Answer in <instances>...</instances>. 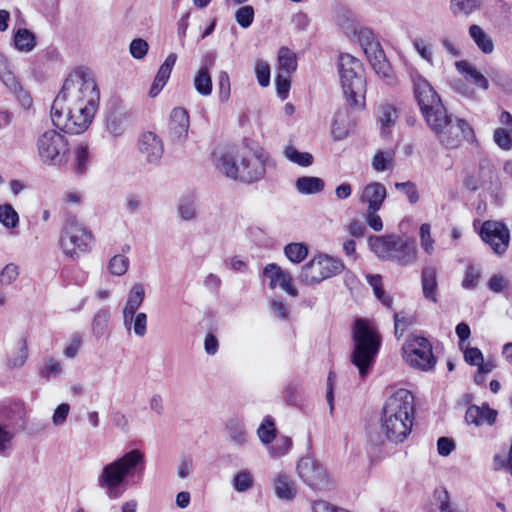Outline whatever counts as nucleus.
Wrapping results in <instances>:
<instances>
[{
  "mask_svg": "<svg viewBox=\"0 0 512 512\" xmlns=\"http://www.w3.org/2000/svg\"><path fill=\"white\" fill-rule=\"evenodd\" d=\"M99 101L98 86L90 75H69L51 107L53 125L68 134L83 133L92 123Z\"/></svg>",
  "mask_w": 512,
  "mask_h": 512,
  "instance_id": "f257e3e1",
  "label": "nucleus"
},
{
  "mask_svg": "<svg viewBox=\"0 0 512 512\" xmlns=\"http://www.w3.org/2000/svg\"><path fill=\"white\" fill-rule=\"evenodd\" d=\"M415 99L420 111L429 126L446 148H457L462 139L469 140L474 136L473 129L463 119L454 123L431 84L420 74L411 75Z\"/></svg>",
  "mask_w": 512,
  "mask_h": 512,
  "instance_id": "f03ea898",
  "label": "nucleus"
},
{
  "mask_svg": "<svg viewBox=\"0 0 512 512\" xmlns=\"http://www.w3.org/2000/svg\"><path fill=\"white\" fill-rule=\"evenodd\" d=\"M414 397L406 389L394 392L382 408L381 431L393 443H402L411 433Z\"/></svg>",
  "mask_w": 512,
  "mask_h": 512,
  "instance_id": "7ed1b4c3",
  "label": "nucleus"
},
{
  "mask_svg": "<svg viewBox=\"0 0 512 512\" xmlns=\"http://www.w3.org/2000/svg\"><path fill=\"white\" fill-rule=\"evenodd\" d=\"M142 463L144 454L138 449L123 454L102 468L97 479L98 486L109 498H119L125 491L128 478L135 475Z\"/></svg>",
  "mask_w": 512,
  "mask_h": 512,
  "instance_id": "20e7f679",
  "label": "nucleus"
},
{
  "mask_svg": "<svg viewBox=\"0 0 512 512\" xmlns=\"http://www.w3.org/2000/svg\"><path fill=\"white\" fill-rule=\"evenodd\" d=\"M352 364L358 368L362 378L366 377L381 346V336L373 323L367 319H356L352 327Z\"/></svg>",
  "mask_w": 512,
  "mask_h": 512,
  "instance_id": "39448f33",
  "label": "nucleus"
},
{
  "mask_svg": "<svg viewBox=\"0 0 512 512\" xmlns=\"http://www.w3.org/2000/svg\"><path fill=\"white\" fill-rule=\"evenodd\" d=\"M343 93L347 103L356 109L365 105L366 82L362 75V64L350 54H341L338 63Z\"/></svg>",
  "mask_w": 512,
  "mask_h": 512,
  "instance_id": "423d86ee",
  "label": "nucleus"
},
{
  "mask_svg": "<svg viewBox=\"0 0 512 512\" xmlns=\"http://www.w3.org/2000/svg\"><path fill=\"white\" fill-rule=\"evenodd\" d=\"M368 245L379 258L394 261L402 266L416 260L415 242L397 235L370 236Z\"/></svg>",
  "mask_w": 512,
  "mask_h": 512,
  "instance_id": "0eeeda50",
  "label": "nucleus"
},
{
  "mask_svg": "<svg viewBox=\"0 0 512 512\" xmlns=\"http://www.w3.org/2000/svg\"><path fill=\"white\" fill-rule=\"evenodd\" d=\"M94 242L92 231L75 216L65 220L59 237V246L66 257L72 260L79 259L82 253L92 250Z\"/></svg>",
  "mask_w": 512,
  "mask_h": 512,
  "instance_id": "6e6552de",
  "label": "nucleus"
},
{
  "mask_svg": "<svg viewBox=\"0 0 512 512\" xmlns=\"http://www.w3.org/2000/svg\"><path fill=\"white\" fill-rule=\"evenodd\" d=\"M37 154L40 161L48 166L62 167L69 160V143L55 130L43 132L36 141Z\"/></svg>",
  "mask_w": 512,
  "mask_h": 512,
  "instance_id": "1a4fd4ad",
  "label": "nucleus"
},
{
  "mask_svg": "<svg viewBox=\"0 0 512 512\" xmlns=\"http://www.w3.org/2000/svg\"><path fill=\"white\" fill-rule=\"evenodd\" d=\"M344 268L341 259L320 254L302 267L298 279L306 285H314L340 274Z\"/></svg>",
  "mask_w": 512,
  "mask_h": 512,
  "instance_id": "9d476101",
  "label": "nucleus"
},
{
  "mask_svg": "<svg viewBox=\"0 0 512 512\" xmlns=\"http://www.w3.org/2000/svg\"><path fill=\"white\" fill-rule=\"evenodd\" d=\"M403 353L406 362L413 368L428 371L433 369L436 364L432 346L424 337L415 336L411 338L403 346Z\"/></svg>",
  "mask_w": 512,
  "mask_h": 512,
  "instance_id": "9b49d317",
  "label": "nucleus"
},
{
  "mask_svg": "<svg viewBox=\"0 0 512 512\" xmlns=\"http://www.w3.org/2000/svg\"><path fill=\"white\" fill-rule=\"evenodd\" d=\"M297 471L303 482L314 490H330L334 486L333 479L324 467L311 457L301 458Z\"/></svg>",
  "mask_w": 512,
  "mask_h": 512,
  "instance_id": "f8f14e48",
  "label": "nucleus"
},
{
  "mask_svg": "<svg viewBox=\"0 0 512 512\" xmlns=\"http://www.w3.org/2000/svg\"><path fill=\"white\" fill-rule=\"evenodd\" d=\"M479 235L482 241L489 245L497 255L504 254L509 247L510 231L502 222L494 220L484 221Z\"/></svg>",
  "mask_w": 512,
  "mask_h": 512,
  "instance_id": "ddd939ff",
  "label": "nucleus"
},
{
  "mask_svg": "<svg viewBox=\"0 0 512 512\" xmlns=\"http://www.w3.org/2000/svg\"><path fill=\"white\" fill-rule=\"evenodd\" d=\"M131 111L119 102H114L109 107L105 116V131L113 139L124 135L131 122Z\"/></svg>",
  "mask_w": 512,
  "mask_h": 512,
  "instance_id": "4468645a",
  "label": "nucleus"
},
{
  "mask_svg": "<svg viewBox=\"0 0 512 512\" xmlns=\"http://www.w3.org/2000/svg\"><path fill=\"white\" fill-rule=\"evenodd\" d=\"M244 153L236 148L220 150L214 153V164L217 171L227 178L238 181Z\"/></svg>",
  "mask_w": 512,
  "mask_h": 512,
  "instance_id": "2eb2a0df",
  "label": "nucleus"
},
{
  "mask_svg": "<svg viewBox=\"0 0 512 512\" xmlns=\"http://www.w3.org/2000/svg\"><path fill=\"white\" fill-rule=\"evenodd\" d=\"M268 161L269 156L263 152L254 156L244 153L238 181L249 184L261 180L265 176Z\"/></svg>",
  "mask_w": 512,
  "mask_h": 512,
  "instance_id": "dca6fc26",
  "label": "nucleus"
},
{
  "mask_svg": "<svg viewBox=\"0 0 512 512\" xmlns=\"http://www.w3.org/2000/svg\"><path fill=\"white\" fill-rule=\"evenodd\" d=\"M368 61L377 75H379L388 85H394L396 79L393 70L387 61L384 51L378 42H368L364 48Z\"/></svg>",
  "mask_w": 512,
  "mask_h": 512,
  "instance_id": "f3484780",
  "label": "nucleus"
},
{
  "mask_svg": "<svg viewBox=\"0 0 512 512\" xmlns=\"http://www.w3.org/2000/svg\"><path fill=\"white\" fill-rule=\"evenodd\" d=\"M189 126L190 121L187 110L181 107L174 108L170 113L168 123L169 139L174 143H184L188 137Z\"/></svg>",
  "mask_w": 512,
  "mask_h": 512,
  "instance_id": "a211bd4d",
  "label": "nucleus"
},
{
  "mask_svg": "<svg viewBox=\"0 0 512 512\" xmlns=\"http://www.w3.org/2000/svg\"><path fill=\"white\" fill-rule=\"evenodd\" d=\"M498 417V411L491 408L488 403L481 405L471 404L465 412V422L469 426H493Z\"/></svg>",
  "mask_w": 512,
  "mask_h": 512,
  "instance_id": "6ab92c4d",
  "label": "nucleus"
},
{
  "mask_svg": "<svg viewBox=\"0 0 512 512\" xmlns=\"http://www.w3.org/2000/svg\"><path fill=\"white\" fill-rule=\"evenodd\" d=\"M26 405L20 399H7L0 405V421L6 426L23 424L26 418Z\"/></svg>",
  "mask_w": 512,
  "mask_h": 512,
  "instance_id": "aec40b11",
  "label": "nucleus"
},
{
  "mask_svg": "<svg viewBox=\"0 0 512 512\" xmlns=\"http://www.w3.org/2000/svg\"><path fill=\"white\" fill-rule=\"evenodd\" d=\"M139 151L147 162L158 163L164 152L162 140L155 133L146 132L139 140Z\"/></svg>",
  "mask_w": 512,
  "mask_h": 512,
  "instance_id": "412c9836",
  "label": "nucleus"
},
{
  "mask_svg": "<svg viewBox=\"0 0 512 512\" xmlns=\"http://www.w3.org/2000/svg\"><path fill=\"white\" fill-rule=\"evenodd\" d=\"M387 196L386 187L380 182L367 184L359 197L360 203L367 205L366 209L380 210Z\"/></svg>",
  "mask_w": 512,
  "mask_h": 512,
  "instance_id": "4be33fe9",
  "label": "nucleus"
},
{
  "mask_svg": "<svg viewBox=\"0 0 512 512\" xmlns=\"http://www.w3.org/2000/svg\"><path fill=\"white\" fill-rule=\"evenodd\" d=\"M176 60L177 55L175 53H170L165 59L164 63L160 66L149 91V95L151 97L157 96L162 88L166 85Z\"/></svg>",
  "mask_w": 512,
  "mask_h": 512,
  "instance_id": "5701e85b",
  "label": "nucleus"
},
{
  "mask_svg": "<svg viewBox=\"0 0 512 512\" xmlns=\"http://www.w3.org/2000/svg\"><path fill=\"white\" fill-rule=\"evenodd\" d=\"M421 285L424 297L437 303V270L433 266H426L422 269L421 273Z\"/></svg>",
  "mask_w": 512,
  "mask_h": 512,
  "instance_id": "b1692460",
  "label": "nucleus"
},
{
  "mask_svg": "<svg viewBox=\"0 0 512 512\" xmlns=\"http://www.w3.org/2000/svg\"><path fill=\"white\" fill-rule=\"evenodd\" d=\"M226 432L228 441L237 447H242L247 443L248 435L244 424L237 418H229L226 422Z\"/></svg>",
  "mask_w": 512,
  "mask_h": 512,
  "instance_id": "393cba45",
  "label": "nucleus"
},
{
  "mask_svg": "<svg viewBox=\"0 0 512 512\" xmlns=\"http://www.w3.org/2000/svg\"><path fill=\"white\" fill-rule=\"evenodd\" d=\"M144 299V286L141 283L133 284L128 292L127 301L122 311L123 316L130 317L132 314L137 313V310L142 305Z\"/></svg>",
  "mask_w": 512,
  "mask_h": 512,
  "instance_id": "a878e982",
  "label": "nucleus"
},
{
  "mask_svg": "<svg viewBox=\"0 0 512 512\" xmlns=\"http://www.w3.org/2000/svg\"><path fill=\"white\" fill-rule=\"evenodd\" d=\"M275 495L285 501H291L296 496V488L286 474H278L273 482Z\"/></svg>",
  "mask_w": 512,
  "mask_h": 512,
  "instance_id": "bb28decb",
  "label": "nucleus"
},
{
  "mask_svg": "<svg viewBox=\"0 0 512 512\" xmlns=\"http://www.w3.org/2000/svg\"><path fill=\"white\" fill-rule=\"evenodd\" d=\"M295 187L300 194L311 195L322 192L325 182L319 177L302 176L296 180Z\"/></svg>",
  "mask_w": 512,
  "mask_h": 512,
  "instance_id": "cd10ccee",
  "label": "nucleus"
},
{
  "mask_svg": "<svg viewBox=\"0 0 512 512\" xmlns=\"http://www.w3.org/2000/svg\"><path fill=\"white\" fill-rule=\"evenodd\" d=\"M455 65L457 70L466 74V78L470 79L476 86L483 90L488 89L489 83L486 77L471 64L466 61H458Z\"/></svg>",
  "mask_w": 512,
  "mask_h": 512,
  "instance_id": "c85d7f7f",
  "label": "nucleus"
},
{
  "mask_svg": "<svg viewBox=\"0 0 512 512\" xmlns=\"http://www.w3.org/2000/svg\"><path fill=\"white\" fill-rule=\"evenodd\" d=\"M15 48L20 52H31L36 47V36L26 28L18 29L14 34Z\"/></svg>",
  "mask_w": 512,
  "mask_h": 512,
  "instance_id": "c756f323",
  "label": "nucleus"
},
{
  "mask_svg": "<svg viewBox=\"0 0 512 512\" xmlns=\"http://www.w3.org/2000/svg\"><path fill=\"white\" fill-rule=\"evenodd\" d=\"M123 324L126 330L133 329L138 337H144L147 333V315L144 312H139L129 316H123Z\"/></svg>",
  "mask_w": 512,
  "mask_h": 512,
  "instance_id": "7c9ffc66",
  "label": "nucleus"
},
{
  "mask_svg": "<svg viewBox=\"0 0 512 512\" xmlns=\"http://www.w3.org/2000/svg\"><path fill=\"white\" fill-rule=\"evenodd\" d=\"M469 35L476 43L478 48L485 54H490L494 50V44L490 36L478 25H471Z\"/></svg>",
  "mask_w": 512,
  "mask_h": 512,
  "instance_id": "2f4dec72",
  "label": "nucleus"
},
{
  "mask_svg": "<svg viewBox=\"0 0 512 512\" xmlns=\"http://www.w3.org/2000/svg\"><path fill=\"white\" fill-rule=\"evenodd\" d=\"M398 118V113L395 107L390 104H383L378 109V119L381 123L382 133H386V129L395 124Z\"/></svg>",
  "mask_w": 512,
  "mask_h": 512,
  "instance_id": "473e14b6",
  "label": "nucleus"
},
{
  "mask_svg": "<svg viewBox=\"0 0 512 512\" xmlns=\"http://www.w3.org/2000/svg\"><path fill=\"white\" fill-rule=\"evenodd\" d=\"M28 356H29V351H28L27 341L24 339H21L19 341V346H18L17 350L15 352L11 353L10 356L8 357L7 366L12 369L21 368L27 362Z\"/></svg>",
  "mask_w": 512,
  "mask_h": 512,
  "instance_id": "72a5a7b5",
  "label": "nucleus"
},
{
  "mask_svg": "<svg viewBox=\"0 0 512 512\" xmlns=\"http://www.w3.org/2000/svg\"><path fill=\"white\" fill-rule=\"evenodd\" d=\"M284 156L291 162L308 167L313 163V156L308 152H299L294 146L288 145L284 148Z\"/></svg>",
  "mask_w": 512,
  "mask_h": 512,
  "instance_id": "f704fd0d",
  "label": "nucleus"
},
{
  "mask_svg": "<svg viewBox=\"0 0 512 512\" xmlns=\"http://www.w3.org/2000/svg\"><path fill=\"white\" fill-rule=\"evenodd\" d=\"M278 62L285 73L290 74L297 68L296 54L287 47H281L278 52Z\"/></svg>",
  "mask_w": 512,
  "mask_h": 512,
  "instance_id": "c9c22d12",
  "label": "nucleus"
},
{
  "mask_svg": "<svg viewBox=\"0 0 512 512\" xmlns=\"http://www.w3.org/2000/svg\"><path fill=\"white\" fill-rule=\"evenodd\" d=\"M110 319V312L107 309L98 310L92 320V332L100 338L104 335L107 330Z\"/></svg>",
  "mask_w": 512,
  "mask_h": 512,
  "instance_id": "e433bc0d",
  "label": "nucleus"
},
{
  "mask_svg": "<svg viewBox=\"0 0 512 512\" xmlns=\"http://www.w3.org/2000/svg\"><path fill=\"white\" fill-rule=\"evenodd\" d=\"M194 87L202 96H209L212 92V79L210 72L198 70L194 76Z\"/></svg>",
  "mask_w": 512,
  "mask_h": 512,
  "instance_id": "4c0bfd02",
  "label": "nucleus"
},
{
  "mask_svg": "<svg viewBox=\"0 0 512 512\" xmlns=\"http://www.w3.org/2000/svg\"><path fill=\"white\" fill-rule=\"evenodd\" d=\"M366 279L368 283L373 288V292L375 297L381 301L383 305L386 307H391L392 305V298L389 295H386L384 292V289L382 287V278L380 275H367Z\"/></svg>",
  "mask_w": 512,
  "mask_h": 512,
  "instance_id": "58836bf2",
  "label": "nucleus"
},
{
  "mask_svg": "<svg viewBox=\"0 0 512 512\" xmlns=\"http://www.w3.org/2000/svg\"><path fill=\"white\" fill-rule=\"evenodd\" d=\"M260 441L268 445L276 438V428L271 417L267 416L257 430Z\"/></svg>",
  "mask_w": 512,
  "mask_h": 512,
  "instance_id": "ea45409f",
  "label": "nucleus"
},
{
  "mask_svg": "<svg viewBox=\"0 0 512 512\" xmlns=\"http://www.w3.org/2000/svg\"><path fill=\"white\" fill-rule=\"evenodd\" d=\"M394 153L392 151H378L372 160V167L378 172L389 170L393 167Z\"/></svg>",
  "mask_w": 512,
  "mask_h": 512,
  "instance_id": "a19ab883",
  "label": "nucleus"
},
{
  "mask_svg": "<svg viewBox=\"0 0 512 512\" xmlns=\"http://www.w3.org/2000/svg\"><path fill=\"white\" fill-rule=\"evenodd\" d=\"M177 211L183 221H191L197 217L195 202L190 197H184L180 200Z\"/></svg>",
  "mask_w": 512,
  "mask_h": 512,
  "instance_id": "79ce46f5",
  "label": "nucleus"
},
{
  "mask_svg": "<svg viewBox=\"0 0 512 512\" xmlns=\"http://www.w3.org/2000/svg\"><path fill=\"white\" fill-rule=\"evenodd\" d=\"M480 6V0H451L450 9L454 15H469Z\"/></svg>",
  "mask_w": 512,
  "mask_h": 512,
  "instance_id": "37998d69",
  "label": "nucleus"
},
{
  "mask_svg": "<svg viewBox=\"0 0 512 512\" xmlns=\"http://www.w3.org/2000/svg\"><path fill=\"white\" fill-rule=\"evenodd\" d=\"M285 255L293 263L302 262L308 255V248L302 243H290L286 245Z\"/></svg>",
  "mask_w": 512,
  "mask_h": 512,
  "instance_id": "c03bdc74",
  "label": "nucleus"
},
{
  "mask_svg": "<svg viewBox=\"0 0 512 512\" xmlns=\"http://www.w3.org/2000/svg\"><path fill=\"white\" fill-rule=\"evenodd\" d=\"M292 447V441L287 436H280L275 443L269 446V454L272 458H280L286 455Z\"/></svg>",
  "mask_w": 512,
  "mask_h": 512,
  "instance_id": "a18cd8bd",
  "label": "nucleus"
},
{
  "mask_svg": "<svg viewBox=\"0 0 512 512\" xmlns=\"http://www.w3.org/2000/svg\"><path fill=\"white\" fill-rule=\"evenodd\" d=\"M89 163V152L88 147L84 144H80L76 147L75 150V159H74V170L78 174H83Z\"/></svg>",
  "mask_w": 512,
  "mask_h": 512,
  "instance_id": "49530a36",
  "label": "nucleus"
},
{
  "mask_svg": "<svg viewBox=\"0 0 512 512\" xmlns=\"http://www.w3.org/2000/svg\"><path fill=\"white\" fill-rule=\"evenodd\" d=\"M17 79L8 58L0 53V80L8 87L14 85Z\"/></svg>",
  "mask_w": 512,
  "mask_h": 512,
  "instance_id": "de8ad7c7",
  "label": "nucleus"
},
{
  "mask_svg": "<svg viewBox=\"0 0 512 512\" xmlns=\"http://www.w3.org/2000/svg\"><path fill=\"white\" fill-rule=\"evenodd\" d=\"M0 222L7 228H15L18 225V213L10 204L0 205Z\"/></svg>",
  "mask_w": 512,
  "mask_h": 512,
  "instance_id": "09e8293b",
  "label": "nucleus"
},
{
  "mask_svg": "<svg viewBox=\"0 0 512 512\" xmlns=\"http://www.w3.org/2000/svg\"><path fill=\"white\" fill-rule=\"evenodd\" d=\"M253 476L248 470L239 471L233 478V487L237 492H246L253 486Z\"/></svg>",
  "mask_w": 512,
  "mask_h": 512,
  "instance_id": "8fccbe9b",
  "label": "nucleus"
},
{
  "mask_svg": "<svg viewBox=\"0 0 512 512\" xmlns=\"http://www.w3.org/2000/svg\"><path fill=\"white\" fill-rule=\"evenodd\" d=\"M395 188L407 197L410 204H416L420 199L417 185L412 181L396 182Z\"/></svg>",
  "mask_w": 512,
  "mask_h": 512,
  "instance_id": "3c124183",
  "label": "nucleus"
},
{
  "mask_svg": "<svg viewBox=\"0 0 512 512\" xmlns=\"http://www.w3.org/2000/svg\"><path fill=\"white\" fill-rule=\"evenodd\" d=\"M129 267V259L122 255L118 254L113 256L108 264V269L112 275L122 276L124 275Z\"/></svg>",
  "mask_w": 512,
  "mask_h": 512,
  "instance_id": "603ef678",
  "label": "nucleus"
},
{
  "mask_svg": "<svg viewBox=\"0 0 512 512\" xmlns=\"http://www.w3.org/2000/svg\"><path fill=\"white\" fill-rule=\"evenodd\" d=\"M7 89L15 95L23 108L29 109L32 106L33 100L30 94L22 87L18 79L15 81L14 85L8 86Z\"/></svg>",
  "mask_w": 512,
  "mask_h": 512,
  "instance_id": "864d4df0",
  "label": "nucleus"
},
{
  "mask_svg": "<svg viewBox=\"0 0 512 512\" xmlns=\"http://www.w3.org/2000/svg\"><path fill=\"white\" fill-rule=\"evenodd\" d=\"M254 8L250 5L240 7L235 13L236 22L242 28H248L251 26L254 20Z\"/></svg>",
  "mask_w": 512,
  "mask_h": 512,
  "instance_id": "5fc2aeb1",
  "label": "nucleus"
},
{
  "mask_svg": "<svg viewBox=\"0 0 512 512\" xmlns=\"http://www.w3.org/2000/svg\"><path fill=\"white\" fill-rule=\"evenodd\" d=\"M493 139L495 143L503 150L512 148V131L504 128H497L494 131Z\"/></svg>",
  "mask_w": 512,
  "mask_h": 512,
  "instance_id": "6e6d98bb",
  "label": "nucleus"
},
{
  "mask_svg": "<svg viewBox=\"0 0 512 512\" xmlns=\"http://www.w3.org/2000/svg\"><path fill=\"white\" fill-rule=\"evenodd\" d=\"M62 373L61 363L54 359L48 358L41 369V376L46 379H50L52 377H58Z\"/></svg>",
  "mask_w": 512,
  "mask_h": 512,
  "instance_id": "4d7b16f0",
  "label": "nucleus"
},
{
  "mask_svg": "<svg viewBox=\"0 0 512 512\" xmlns=\"http://www.w3.org/2000/svg\"><path fill=\"white\" fill-rule=\"evenodd\" d=\"M460 349L464 353L465 361L473 366H479L484 361V357L482 352L476 347H465L463 344H460Z\"/></svg>",
  "mask_w": 512,
  "mask_h": 512,
  "instance_id": "13d9d810",
  "label": "nucleus"
},
{
  "mask_svg": "<svg viewBox=\"0 0 512 512\" xmlns=\"http://www.w3.org/2000/svg\"><path fill=\"white\" fill-rule=\"evenodd\" d=\"M255 73L260 86L266 87L270 83V66L263 60H258L255 64Z\"/></svg>",
  "mask_w": 512,
  "mask_h": 512,
  "instance_id": "bf43d9fd",
  "label": "nucleus"
},
{
  "mask_svg": "<svg viewBox=\"0 0 512 512\" xmlns=\"http://www.w3.org/2000/svg\"><path fill=\"white\" fill-rule=\"evenodd\" d=\"M481 272L474 266H468L465 272L464 279L462 281V287L464 289H473L477 286L480 279Z\"/></svg>",
  "mask_w": 512,
  "mask_h": 512,
  "instance_id": "052dcab7",
  "label": "nucleus"
},
{
  "mask_svg": "<svg viewBox=\"0 0 512 512\" xmlns=\"http://www.w3.org/2000/svg\"><path fill=\"white\" fill-rule=\"evenodd\" d=\"M3 285L12 284L19 276V267L14 263L7 264L0 273Z\"/></svg>",
  "mask_w": 512,
  "mask_h": 512,
  "instance_id": "680f3d73",
  "label": "nucleus"
},
{
  "mask_svg": "<svg viewBox=\"0 0 512 512\" xmlns=\"http://www.w3.org/2000/svg\"><path fill=\"white\" fill-rule=\"evenodd\" d=\"M420 240L421 246L425 252L431 254L434 250V240L431 237L430 225L427 223H424L420 226Z\"/></svg>",
  "mask_w": 512,
  "mask_h": 512,
  "instance_id": "e2e57ef3",
  "label": "nucleus"
},
{
  "mask_svg": "<svg viewBox=\"0 0 512 512\" xmlns=\"http://www.w3.org/2000/svg\"><path fill=\"white\" fill-rule=\"evenodd\" d=\"M379 210L366 209L364 219L367 225L375 232H380L383 229V222L378 215Z\"/></svg>",
  "mask_w": 512,
  "mask_h": 512,
  "instance_id": "0e129e2a",
  "label": "nucleus"
},
{
  "mask_svg": "<svg viewBox=\"0 0 512 512\" xmlns=\"http://www.w3.org/2000/svg\"><path fill=\"white\" fill-rule=\"evenodd\" d=\"M283 272L284 270L275 263H270L264 268L263 274L266 278L270 279V287L272 289L277 286V281Z\"/></svg>",
  "mask_w": 512,
  "mask_h": 512,
  "instance_id": "69168bd1",
  "label": "nucleus"
},
{
  "mask_svg": "<svg viewBox=\"0 0 512 512\" xmlns=\"http://www.w3.org/2000/svg\"><path fill=\"white\" fill-rule=\"evenodd\" d=\"M289 75L290 74H287V73H285V74L279 73L275 80L277 93L282 100L287 98V95L289 92V88H290Z\"/></svg>",
  "mask_w": 512,
  "mask_h": 512,
  "instance_id": "338daca9",
  "label": "nucleus"
},
{
  "mask_svg": "<svg viewBox=\"0 0 512 512\" xmlns=\"http://www.w3.org/2000/svg\"><path fill=\"white\" fill-rule=\"evenodd\" d=\"M148 43L143 39H134L130 44V53L136 59H142L148 52Z\"/></svg>",
  "mask_w": 512,
  "mask_h": 512,
  "instance_id": "774afa93",
  "label": "nucleus"
}]
</instances>
